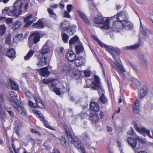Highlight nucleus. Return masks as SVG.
Listing matches in <instances>:
<instances>
[{
    "mask_svg": "<svg viewBox=\"0 0 153 153\" xmlns=\"http://www.w3.org/2000/svg\"><path fill=\"white\" fill-rule=\"evenodd\" d=\"M120 53V50L117 48H115V56H116L120 60L119 61L117 62L115 61V70L121 76L122 79L125 80L127 79L125 75L126 69L123 67L121 60L119 59Z\"/></svg>",
    "mask_w": 153,
    "mask_h": 153,
    "instance_id": "obj_2",
    "label": "nucleus"
},
{
    "mask_svg": "<svg viewBox=\"0 0 153 153\" xmlns=\"http://www.w3.org/2000/svg\"><path fill=\"white\" fill-rule=\"evenodd\" d=\"M142 33L143 35L145 36H147V32H148V30L147 29H142V30H140Z\"/></svg>",
    "mask_w": 153,
    "mask_h": 153,
    "instance_id": "obj_55",
    "label": "nucleus"
},
{
    "mask_svg": "<svg viewBox=\"0 0 153 153\" xmlns=\"http://www.w3.org/2000/svg\"><path fill=\"white\" fill-rule=\"evenodd\" d=\"M47 58L45 56L42 55L41 57L39 62L37 64L39 67H41L42 66L46 65L47 64Z\"/></svg>",
    "mask_w": 153,
    "mask_h": 153,
    "instance_id": "obj_16",
    "label": "nucleus"
},
{
    "mask_svg": "<svg viewBox=\"0 0 153 153\" xmlns=\"http://www.w3.org/2000/svg\"><path fill=\"white\" fill-rule=\"evenodd\" d=\"M76 57V55L72 51H68L65 55L66 59L69 61L72 62L74 61Z\"/></svg>",
    "mask_w": 153,
    "mask_h": 153,
    "instance_id": "obj_10",
    "label": "nucleus"
},
{
    "mask_svg": "<svg viewBox=\"0 0 153 153\" xmlns=\"http://www.w3.org/2000/svg\"><path fill=\"white\" fill-rule=\"evenodd\" d=\"M114 18V16L109 17L107 18L103 22L104 19L101 16L95 17L93 20L94 23L97 24H101L102 23V26H101L100 28L103 30H108L110 28L109 25V21L112 20Z\"/></svg>",
    "mask_w": 153,
    "mask_h": 153,
    "instance_id": "obj_3",
    "label": "nucleus"
},
{
    "mask_svg": "<svg viewBox=\"0 0 153 153\" xmlns=\"http://www.w3.org/2000/svg\"><path fill=\"white\" fill-rule=\"evenodd\" d=\"M38 117L39 118L40 120L43 123L45 126L47 128H49V125L48 123L47 120H45V117L43 114L41 113H39Z\"/></svg>",
    "mask_w": 153,
    "mask_h": 153,
    "instance_id": "obj_21",
    "label": "nucleus"
},
{
    "mask_svg": "<svg viewBox=\"0 0 153 153\" xmlns=\"http://www.w3.org/2000/svg\"><path fill=\"white\" fill-rule=\"evenodd\" d=\"M41 34L37 31L34 32L30 36L28 39L29 41L28 44L30 47L33 45V42L36 44L39 41L41 38Z\"/></svg>",
    "mask_w": 153,
    "mask_h": 153,
    "instance_id": "obj_6",
    "label": "nucleus"
},
{
    "mask_svg": "<svg viewBox=\"0 0 153 153\" xmlns=\"http://www.w3.org/2000/svg\"><path fill=\"white\" fill-rule=\"evenodd\" d=\"M70 25L69 22L64 21L61 24V27L64 30H67L69 28Z\"/></svg>",
    "mask_w": 153,
    "mask_h": 153,
    "instance_id": "obj_30",
    "label": "nucleus"
},
{
    "mask_svg": "<svg viewBox=\"0 0 153 153\" xmlns=\"http://www.w3.org/2000/svg\"><path fill=\"white\" fill-rule=\"evenodd\" d=\"M147 88L146 87H144L140 91V98H143L146 94Z\"/></svg>",
    "mask_w": 153,
    "mask_h": 153,
    "instance_id": "obj_38",
    "label": "nucleus"
},
{
    "mask_svg": "<svg viewBox=\"0 0 153 153\" xmlns=\"http://www.w3.org/2000/svg\"><path fill=\"white\" fill-rule=\"evenodd\" d=\"M99 100L102 104H106L108 102V100L104 94L101 95L99 98Z\"/></svg>",
    "mask_w": 153,
    "mask_h": 153,
    "instance_id": "obj_35",
    "label": "nucleus"
},
{
    "mask_svg": "<svg viewBox=\"0 0 153 153\" xmlns=\"http://www.w3.org/2000/svg\"><path fill=\"white\" fill-rule=\"evenodd\" d=\"M123 22L118 21L115 22V31L117 32L120 31V30L123 29Z\"/></svg>",
    "mask_w": 153,
    "mask_h": 153,
    "instance_id": "obj_22",
    "label": "nucleus"
},
{
    "mask_svg": "<svg viewBox=\"0 0 153 153\" xmlns=\"http://www.w3.org/2000/svg\"><path fill=\"white\" fill-rule=\"evenodd\" d=\"M128 63L130 66H131V67L133 69L135 72L137 73V70L135 67L134 65H133V63L130 62H128Z\"/></svg>",
    "mask_w": 153,
    "mask_h": 153,
    "instance_id": "obj_54",
    "label": "nucleus"
},
{
    "mask_svg": "<svg viewBox=\"0 0 153 153\" xmlns=\"http://www.w3.org/2000/svg\"><path fill=\"white\" fill-rule=\"evenodd\" d=\"M128 142L134 151L136 152V149H135L137 143L136 140L133 138H129L128 139Z\"/></svg>",
    "mask_w": 153,
    "mask_h": 153,
    "instance_id": "obj_12",
    "label": "nucleus"
},
{
    "mask_svg": "<svg viewBox=\"0 0 153 153\" xmlns=\"http://www.w3.org/2000/svg\"><path fill=\"white\" fill-rule=\"evenodd\" d=\"M69 13L68 11L67 12L66 11H65L64 13V16L65 17H66L68 18H70L71 16L69 14Z\"/></svg>",
    "mask_w": 153,
    "mask_h": 153,
    "instance_id": "obj_59",
    "label": "nucleus"
},
{
    "mask_svg": "<svg viewBox=\"0 0 153 153\" xmlns=\"http://www.w3.org/2000/svg\"><path fill=\"white\" fill-rule=\"evenodd\" d=\"M117 147L119 148L121 153H122L123 150H122L121 147L122 145V144L121 142L118 140H117Z\"/></svg>",
    "mask_w": 153,
    "mask_h": 153,
    "instance_id": "obj_51",
    "label": "nucleus"
},
{
    "mask_svg": "<svg viewBox=\"0 0 153 153\" xmlns=\"http://www.w3.org/2000/svg\"><path fill=\"white\" fill-rule=\"evenodd\" d=\"M34 53V52L32 50L30 51L26 55L24 56V58L25 60H28L32 56Z\"/></svg>",
    "mask_w": 153,
    "mask_h": 153,
    "instance_id": "obj_34",
    "label": "nucleus"
},
{
    "mask_svg": "<svg viewBox=\"0 0 153 153\" xmlns=\"http://www.w3.org/2000/svg\"><path fill=\"white\" fill-rule=\"evenodd\" d=\"M51 91H53L54 92L58 95H60L61 93L60 89L59 88L55 87L56 85L55 84L52 83L48 85Z\"/></svg>",
    "mask_w": 153,
    "mask_h": 153,
    "instance_id": "obj_17",
    "label": "nucleus"
},
{
    "mask_svg": "<svg viewBox=\"0 0 153 153\" xmlns=\"http://www.w3.org/2000/svg\"><path fill=\"white\" fill-rule=\"evenodd\" d=\"M75 63L77 66H81L84 64L85 60L82 57H78L74 60Z\"/></svg>",
    "mask_w": 153,
    "mask_h": 153,
    "instance_id": "obj_14",
    "label": "nucleus"
},
{
    "mask_svg": "<svg viewBox=\"0 0 153 153\" xmlns=\"http://www.w3.org/2000/svg\"><path fill=\"white\" fill-rule=\"evenodd\" d=\"M19 113L21 114H22V115H23V116H26L27 115L26 112L24 108L23 109H22L21 110L20 112H19Z\"/></svg>",
    "mask_w": 153,
    "mask_h": 153,
    "instance_id": "obj_60",
    "label": "nucleus"
},
{
    "mask_svg": "<svg viewBox=\"0 0 153 153\" xmlns=\"http://www.w3.org/2000/svg\"><path fill=\"white\" fill-rule=\"evenodd\" d=\"M77 12L78 14L80 17L82 19L83 21L85 22L90 25V21L85 14L79 10H78Z\"/></svg>",
    "mask_w": 153,
    "mask_h": 153,
    "instance_id": "obj_13",
    "label": "nucleus"
},
{
    "mask_svg": "<svg viewBox=\"0 0 153 153\" xmlns=\"http://www.w3.org/2000/svg\"><path fill=\"white\" fill-rule=\"evenodd\" d=\"M88 5L91 14L93 16L97 12V10L95 5L92 0L89 1Z\"/></svg>",
    "mask_w": 153,
    "mask_h": 153,
    "instance_id": "obj_9",
    "label": "nucleus"
},
{
    "mask_svg": "<svg viewBox=\"0 0 153 153\" xmlns=\"http://www.w3.org/2000/svg\"><path fill=\"white\" fill-rule=\"evenodd\" d=\"M76 27L75 26H72L68 29V32L69 35H72L74 34L76 31Z\"/></svg>",
    "mask_w": 153,
    "mask_h": 153,
    "instance_id": "obj_40",
    "label": "nucleus"
},
{
    "mask_svg": "<svg viewBox=\"0 0 153 153\" xmlns=\"http://www.w3.org/2000/svg\"><path fill=\"white\" fill-rule=\"evenodd\" d=\"M79 38L76 35H75L73 37L71 38L69 41V44L70 46L74 44L76 42H78Z\"/></svg>",
    "mask_w": 153,
    "mask_h": 153,
    "instance_id": "obj_32",
    "label": "nucleus"
},
{
    "mask_svg": "<svg viewBox=\"0 0 153 153\" xmlns=\"http://www.w3.org/2000/svg\"><path fill=\"white\" fill-rule=\"evenodd\" d=\"M39 72L40 74L43 77H47L50 74V72L48 71L47 67L40 69Z\"/></svg>",
    "mask_w": 153,
    "mask_h": 153,
    "instance_id": "obj_11",
    "label": "nucleus"
},
{
    "mask_svg": "<svg viewBox=\"0 0 153 153\" xmlns=\"http://www.w3.org/2000/svg\"><path fill=\"white\" fill-rule=\"evenodd\" d=\"M35 19H33L31 21H29L26 22V24L24 26V27H27L31 25L33 22H35Z\"/></svg>",
    "mask_w": 153,
    "mask_h": 153,
    "instance_id": "obj_47",
    "label": "nucleus"
},
{
    "mask_svg": "<svg viewBox=\"0 0 153 153\" xmlns=\"http://www.w3.org/2000/svg\"><path fill=\"white\" fill-rule=\"evenodd\" d=\"M110 63L111 65V66L113 68H114L115 67V62L114 61H113L112 59H110Z\"/></svg>",
    "mask_w": 153,
    "mask_h": 153,
    "instance_id": "obj_61",
    "label": "nucleus"
},
{
    "mask_svg": "<svg viewBox=\"0 0 153 153\" xmlns=\"http://www.w3.org/2000/svg\"><path fill=\"white\" fill-rule=\"evenodd\" d=\"M76 52L77 54H79L84 51V48L82 44H79L75 46Z\"/></svg>",
    "mask_w": 153,
    "mask_h": 153,
    "instance_id": "obj_26",
    "label": "nucleus"
},
{
    "mask_svg": "<svg viewBox=\"0 0 153 153\" xmlns=\"http://www.w3.org/2000/svg\"><path fill=\"white\" fill-rule=\"evenodd\" d=\"M90 109L93 111L96 112L99 110V105L96 102H91L90 105Z\"/></svg>",
    "mask_w": 153,
    "mask_h": 153,
    "instance_id": "obj_18",
    "label": "nucleus"
},
{
    "mask_svg": "<svg viewBox=\"0 0 153 153\" xmlns=\"http://www.w3.org/2000/svg\"><path fill=\"white\" fill-rule=\"evenodd\" d=\"M73 9V7L71 4H69L67 5V11L68 13H70Z\"/></svg>",
    "mask_w": 153,
    "mask_h": 153,
    "instance_id": "obj_52",
    "label": "nucleus"
},
{
    "mask_svg": "<svg viewBox=\"0 0 153 153\" xmlns=\"http://www.w3.org/2000/svg\"><path fill=\"white\" fill-rule=\"evenodd\" d=\"M69 141L71 143L74 144L75 142L77 140V138L76 137H73L72 136L71 137H68Z\"/></svg>",
    "mask_w": 153,
    "mask_h": 153,
    "instance_id": "obj_43",
    "label": "nucleus"
},
{
    "mask_svg": "<svg viewBox=\"0 0 153 153\" xmlns=\"http://www.w3.org/2000/svg\"><path fill=\"white\" fill-rule=\"evenodd\" d=\"M21 25V23L19 21H17L12 27L11 29L13 30L19 28Z\"/></svg>",
    "mask_w": 153,
    "mask_h": 153,
    "instance_id": "obj_39",
    "label": "nucleus"
},
{
    "mask_svg": "<svg viewBox=\"0 0 153 153\" xmlns=\"http://www.w3.org/2000/svg\"><path fill=\"white\" fill-rule=\"evenodd\" d=\"M33 26L34 28L39 29L43 28L44 24L42 21H39L37 23H34Z\"/></svg>",
    "mask_w": 153,
    "mask_h": 153,
    "instance_id": "obj_28",
    "label": "nucleus"
},
{
    "mask_svg": "<svg viewBox=\"0 0 153 153\" xmlns=\"http://www.w3.org/2000/svg\"><path fill=\"white\" fill-rule=\"evenodd\" d=\"M61 36L62 39L65 43H67L68 39L69 38V36L65 33L62 32Z\"/></svg>",
    "mask_w": 153,
    "mask_h": 153,
    "instance_id": "obj_41",
    "label": "nucleus"
},
{
    "mask_svg": "<svg viewBox=\"0 0 153 153\" xmlns=\"http://www.w3.org/2000/svg\"><path fill=\"white\" fill-rule=\"evenodd\" d=\"M98 44L100 45L102 48H105L106 49L107 47H108V45H106L105 44L102 42L100 41H99V42L98 43Z\"/></svg>",
    "mask_w": 153,
    "mask_h": 153,
    "instance_id": "obj_53",
    "label": "nucleus"
},
{
    "mask_svg": "<svg viewBox=\"0 0 153 153\" xmlns=\"http://www.w3.org/2000/svg\"><path fill=\"white\" fill-rule=\"evenodd\" d=\"M7 111L12 117H14L13 113L12 111L7 110Z\"/></svg>",
    "mask_w": 153,
    "mask_h": 153,
    "instance_id": "obj_64",
    "label": "nucleus"
},
{
    "mask_svg": "<svg viewBox=\"0 0 153 153\" xmlns=\"http://www.w3.org/2000/svg\"><path fill=\"white\" fill-rule=\"evenodd\" d=\"M134 128L138 131L141 133H145L150 138H152V136L150 134V131L149 130L144 128H139L137 124L135 122L134 123Z\"/></svg>",
    "mask_w": 153,
    "mask_h": 153,
    "instance_id": "obj_8",
    "label": "nucleus"
},
{
    "mask_svg": "<svg viewBox=\"0 0 153 153\" xmlns=\"http://www.w3.org/2000/svg\"><path fill=\"white\" fill-rule=\"evenodd\" d=\"M0 99L1 102H3L4 98V95L3 94H0Z\"/></svg>",
    "mask_w": 153,
    "mask_h": 153,
    "instance_id": "obj_63",
    "label": "nucleus"
},
{
    "mask_svg": "<svg viewBox=\"0 0 153 153\" xmlns=\"http://www.w3.org/2000/svg\"><path fill=\"white\" fill-rule=\"evenodd\" d=\"M6 55L10 58L14 57L15 56V52L13 49L10 48L7 51Z\"/></svg>",
    "mask_w": 153,
    "mask_h": 153,
    "instance_id": "obj_23",
    "label": "nucleus"
},
{
    "mask_svg": "<svg viewBox=\"0 0 153 153\" xmlns=\"http://www.w3.org/2000/svg\"><path fill=\"white\" fill-rule=\"evenodd\" d=\"M94 79V81L92 83L93 85L92 86V87L93 89L97 90L100 96L101 95L104 94V90L102 89V87L100 86V82L98 76L96 75L95 76Z\"/></svg>",
    "mask_w": 153,
    "mask_h": 153,
    "instance_id": "obj_5",
    "label": "nucleus"
},
{
    "mask_svg": "<svg viewBox=\"0 0 153 153\" xmlns=\"http://www.w3.org/2000/svg\"><path fill=\"white\" fill-rule=\"evenodd\" d=\"M89 117L90 120L94 123L97 122L99 120L98 115L95 113H91Z\"/></svg>",
    "mask_w": 153,
    "mask_h": 153,
    "instance_id": "obj_19",
    "label": "nucleus"
},
{
    "mask_svg": "<svg viewBox=\"0 0 153 153\" xmlns=\"http://www.w3.org/2000/svg\"><path fill=\"white\" fill-rule=\"evenodd\" d=\"M66 132V134L67 138L71 137L72 136V132L68 128V126L65 124L63 126Z\"/></svg>",
    "mask_w": 153,
    "mask_h": 153,
    "instance_id": "obj_33",
    "label": "nucleus"
},
{
    "mask_svg": "<svg viewBox=\"0 0 153 153\" xmlns=\"http://www.w3.org/2000/svg\"><path fill=\"white\" fill-rule=\"evenodd\" d=\"M28 105L34 108H37V106H34V105H35V104L30 100H29L28 101Z\"/></svg>",
    "mask_w": 153,
    "mask_h": 153,
    "instance_id": "obj_58",
    "label": "nucleus"
},
{
    "mask_svg": "<svg viewBox=\"0 0 153 153\" xmlns=\"http://www.w3.org/2000/svg\"><path fill=\"white\" fill-rule=\"evenodd\" d=\"M59 142L61 145L65 148H67L68 147V143L65 138L62 137H61L58 138Z\"/></svg>",
    "mask_w": 153,
    "mask_h": 153,
    "instance_id": "obj_15",
    "label": "nucleus"
},
{
    "mask_svg": "<svg viewBox=\"0 0 153 153\" xmlns=\"http://www.w3.org/2000/svg\"><path fill=\"white\" fill-rule=\"evenodd\" d=\"M48 11L49 16L51 17L53 19H55L56 18V14L53 12V11L52 9L50 8H48Z\"/></svg>",
    "mask_w": 153,
    "mask_h": 153,
    "instance_id": "obj_37",
    "label": "nucleus"
},
{
    "mask_svg": "<svg viewBox=\"0 0 153 153\" xmlns=\"http://www.w3.org/2000/svg\"><path fill=\"white\" fill-rule=\"evenodd\" d=\"M85 76L86 77H89L90 75V72L89 71L85 70L84 72Z\"/></svg>",
    "mask_w": 153,
    "mask_h": 153,
    "instance_id": "obj_57",
    "label": "nucleus"
},
{
    "mask_svg": "<svg viewBox=\"0 0 153 153\" xmlns=\"http://www.w3.org/2000/svg\"><path fill=\"white\" fill-rule=\"evenodd\" d=\"M9 82L12 85L13 89L16 90H18V89L19 87L18 85L13 81L11 79H9Z\"/></svg>",
    "mask_w": 153,
    "mask_h": 153,
    "instance_id": "obj_36",
    "label": "nucleus"
},
{
    "mask_svg": "<svg viewBox=\"0 0 153 153\" xmlns=\"http://www.w3.org/2000/svg\"><path fill=\"white\" fill-rule=\"evenodd\" d=\"M106 49L114 58L115 57V48L111 46H108Z\"/></svg>",
    "mask_w": 153,
    "mask_h": 153,
    "instance_id": "obj_31",
    "label": "nucleus"
},
{
    "mask_svg": "<svg viewBox=\"0 0 153 153\" xmlns=\"http://www.w3.org/2000/svg\"><path fill=\"white\" fill-rule=\"evenodd\" d=\"M123 29L128 30L132 28L133 26L130 22L127 21L126 22H123Z\"/></svg>",
    "mask_w": 153,
    "mask_h": 153,
    "instance_id": "obj_20",
    "label": "nucleus"
},
{
    "mask_svg": "<svg viewBox=\"0 0 153 153\" xmlns=\"http://www.w3.org/2000/svg\"><path fill=\"white\" fill-rule=\"evenodd\" d=\"M74 144L75 147L77 148L78 150H79L80 148L83 147L81 145V143L78 140L76 141Z\"/></svg>",
    "mask_w": 153,
    "mask_h": 153,
    "instance_id": "obj_44",
    "label": "nucleus"
},
{
    "mask_svg": "<svg viewBox=\"0 0 153 153\" xmlns=\"http://www.w3.org/2000/svg\"><path fill=\"white\" fill-rule=\"evenodd\" d=\"M138 58L140 59V61L144 60L145 59L144 54L141 52H139L138 54Z\"/></svg>",
    "mask_w": 153,
    "mask_h": 153,
    "instance_id": "obj_49",
    "label": "nucleus"
},
{
    "mask_svg": "<svg viewBox=\"0 0 153 153\" xmlns=\"http://www.w3.org/2000/svg\"><path fill=\"white\" fill-rule=\"evenodd\" d=\"M140 46L139 43L135 44L134 45H132L130 46H126L123 48V49L127 50L128 49L135 50L137 49Z\"/></svg>",
    "mask_w": 153,
    "mask_h": 153,
    "instance_id": "obj_27",
    "label": "nucleus"
},
{
    "mask_svg": "<svg viewBox=\"0 0 153 153\" xmlns=\"http://www.w3.org/2000/svg\"><path fill=\"white\" fill-rule=\"evenodd\" d=\"M5 21L7 24H10L13 22V19L11 18H6Z\"/></svg>",
    "mask_w": 153,
    "mask_h": 153,
    "instance_id": "obj_56",
    "label": "nucleus"
},
{
    "mask_svg": "<svg viewBox=\"0 0 153 153\" xmlns=\"http://www.w3.org/2000/svg\"><path fill=\"white\" fill-rule=\"evenodd\" d=\"M128 15L125 11H122L119 13L117 17L118 21L122 22H124L128 21Z\"/></svg>",
    "mask_w": 153,
    "mask_h": 153,
    "instance_id": "obj_7",
    "label": "nucleus"
},
{
    "mask_svg": "<svg viewBox=\"0 0 153 153\" xmlns=\"http://www.w3.org/2000/svg\"><path fill=\"white\" fill-rule=\"evenodd\" d=\"M23 36V35L22 34H17L14 37V39L17 40V41H19Z\"/></svg>",
    "mask_w": 153,
    "mask_h": 153,
    "instance_id": "obj_48",
    "label": "nucleus"
},
{
    "mask_svg": "<svg viewBox=\"0 0 153 153\" xmlns=\"http://www.w3.org/2000/svg\"><path fill=\"white\" fill-rule=\"evenodd\" d=\"M21 0H16V1L14 2L13 6L10 7H5L2 13L6 15H9V12L11 13H13V16L15 17L16 18L18 17L22 12V8L23 2H21L19 5L18 8V3Z\"/></svg>",
    "mask_w": 153,
    "mask_h": 153,
    "instance_id": "obj_1",
    "label": "nucleus"
},
{
    "mask_svg": "<svg viewBox=\"0 0 153 153\" xmlns=\"http://www.w3.org/2000/svg\"><path fill=\"white\" fill-rule=\"evenodd\" d=\"M10 94L11 97L10 99L11 104L19 112H20L21 110L24 108L23 105L22 104H18L19 101L17 98L18 97L16 93L12 91L10 92Z\"/></svg>",
    "mask_w": 153,
    "mask_h": 153,
    "instance_id": "obj_4",
    "label": "nucleus"
},
{
    "mask_svg": "<svg viewBox=\"0 0 153 153\" xmlns=\"http://www.w3.org/2000/svg\"><path fill=\"white\" fill-rule=\"evenodd\" d=\"M53 80L51 79H44L42 80V82L43 83L48 84L52 83Z\"/></svg>",
    "mask_w": 153,
    "mask_h": 153,
    "instance_id": "obj_45",
    "label": "nucleus"
},
{
    "mask_svg": "<svg viewBox=\"0 0 153 153\" xmlns=\"http://www.w3.org/2000/svg\"><path fill=\"white\" fill-rule=\"evenodd\" d=\"M82 72V71H76L74 72H73L72 73L71 76L74 79L78 80L81 76Z\"/></svg>",
    "mask_w": 153,
    "mask_h": 153,
    "instance_id": "obj_24",
    "label": "nucleus"
},
{
    "mask_svg": "<svg viewBox=\"0 0 153 153\" xmlns=\"http://www.w3.org/2000/svg\"><path fill=\"white\" fill-rule=\"evenodd\" d=\"M49 49L48 45L45 43L41 49V53L43 55L48 53Z\"/></svg>",
    "mask_w": 153,
    "mask_h": 153,
    "instance_id": "obj_29",
    "label": "nucleus"
},
{
    "mask_svg": "<svg viewBox=\"0 0 153 153\" xmlns=\"http://www.w3.org/2000/svg\"><path fill=\"white\" fill-rule=\"evenodd\" d=\"M140 61V63L143 66V67L146 69H147L148 68V63L145 59L144 60H141Z\"/></svg>",
    "mask_w": 153,
    "mask_h": 153,
    "instance_id": "obj_46",
    "label": "nucleus"
},
{
    "mask_svg": "<svg viewBox=\"0 0 153 153\" xmlns=\"http://www.w3.org/2000/svg\"><path fill=\"white\" fill-rule=\"evenodd\" d=\"M34 99L35 100L37 107H39L41 108H42V107L44 108V105H43L42 102L38 96H34Z\"/></svg>",
    "mask_w": 153,
    "mask_h": 153,
    "instance_id": "obj_25",
    "label": "nucleus"
},
{
    "mask_svg": "<svg viewBox=\"0 0 153 153\" xmlns=\"http://www.w3.org/2000/svg\"><path fill=\"white\" fill-rule=\"evenodd\" d=\"M135 140H138L141 143H143V140L139 137H137Z\"/></svg>",
    "mask_w": 153,
    "mask_h": 153,
    "instance_id": "obj_62",
    "label": "nucleus"
},
{
    "mask_svg": "<svg viewBox=\"0 0 153 153\" xmlns=\"http://www.w3.org/2000/svg\"><path fill=\"white\" fill-rule=\"evenodd\" d=\"M32 16L33 15L32 14H30L27 16L24 19V22H27L29 20L32 18Z\"/></svg>",
    "mask_w": 153,
    "mask_h": 153,
    "instance_id": "obj_50",
    "label": "nucleus"
},
{
    "mask_svg": "<svg viewBox=\"0 0 153 153\" xmlns=\"http://www.w3.org/2000/svg\"><path fill=\"white\" fill-rule=\"evenodd\" d=\"M6 30V27L4 25H0V36L3 35Z\"/></svg>",
    "mask_w": 153,
    "mask_h": 153,
    "instance_id": "obj_42",
    "label": "nucleus"
}]
</instances>
